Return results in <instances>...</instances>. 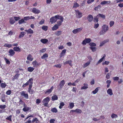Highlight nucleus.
<instances>
[{"label": "nucleus", "instance_id": "f257e3e1", "mask_svg": "<svg viewBox=\"0 0 123 123\" xmlns=\"http://www.w3.org/2000/svg\"><path fill=\"white\" fill-rule=\"evenodd\" d=\"M33 79L32 78H31L25 84L23 85V87H25L26 86L28 85H29L28 89V92L29 93H30L31 92V88L33 83Z\"/></svg>", "mask_w": 123, "mask_h": 123}, {"label": "nucleus", "instance_id": "f03ea898", "mask_svg": "<svg viewBox=\"0 0 123 123\" xmlns=\"http://www.w3.org/2000/svg\"><path fill=\"white\" fill-rule=\"evenodd\" d=\"M102 30L99 32L100 35L104 34L109 29L108 26L105 25H104L102 26Z\"/></svg>", "mask_w": 123, "mask_h": 123}, {"label": "nucleus", "instance_id": "7ed1b4c3", "mask_svg": "<svg viewBox=\"0 0 123 123\" xmlns=\"http://www.w3.org/2000/svg\"><path fill=\"white\" fill-rule=\"evenodd\" d=\"M49 100V98L48 97L43 100L42 101V103L44 104V106H47L48 104Z\"/></svg>", "mask_w": 123, "mask_h": 123}, {"label": "nucleus", "instance_id": "20e7f679", "mask_svg": "<svg viewBox=\"0 0 123 123\" xmlns=\"http://www.w3.org/2000/svg\"><path fill=\"white\" fill-rule=\"evenodd\" d=\"M65 83V82L64 80H62L60 83V84L58 86V89L60 90L64 86Z\"/></svg>", "mask_w": 123, "mask_h": 123}, {"label": "nucleus", "instance_id": "39448f33", "mask_svg": "<svg viewBox=\"0 0 123 123\" xmlns=\"http://www.w3.org/2000/svg\"><path fill=\"white\" fill-rule=\"evenodd\" d=\"M91 41V40L90 38H85L83 41L82 44L83 45H85L86 43H89Z\"/></svg>", "mask_w": 123, "mask_h": 123}, {"label": "nucleus", "instance_id": "423d86ee", "mask_svg": "<svg viewBox=\"0 0 123 123\" xmlns=\"http://www.w3.org/2000/svg\"><path fill=\"white\" fill-rule=\"evenodd\" d=\"M83 29V28L80 27L75 29L73 31V32L74 34H76L78 33L79 32L81 31Z\"/></svg>", "mask_w": 123, "mask_h": 123}, {"label": "nucleus", "instance_id": "0eeeda50", "mask_svg": "<svg viewBox=\"0 0 123 123\" xmlns=\"http://www.w3.org/2000/svg\"><path fill=\"white\" fill-rule=\"evenodd\" d=\"M21 96H23L27 99L28 98V95L27 93H25V92L24 91H22L20 93Z\"/></svg>", "mask_w": 123, "mask_h": 123}, {"label": "nucleus", "instance_id": "6e6552de", "mask_svg": "<svg viewBox=\"0 0 123 123\" xmlns=\"http://www.w3.org/2000/svg\"><path fill=\"white\" fill-rule=\"evenodd\" d=\"M82 13L80 12L79 10L76 11V15L78 18H80L82 16Z\"/></svg>", "mask_w": 123, "mask_h": 123}, {"label": "nucleus", "instance_id": "1a4fd4ad", "mask_svg": "<svg viewBox=\"0 0 123 123\" xmlns=\"http://www.w3.org/2000/svg\"><path fill=\"white\" fill-rule=\"evenodd\" d=\"M50 20L51 24L55 23L57 20L55 16L51 18H50Z\"/></svg>", "mask_w": 123, "mask_h": 123}, {"label": "nucleus", "instance_id": "9d476101", "mask_svg": "<svg viewBox=\"0 0 123 123\" xmlns=\"http://www.w3.org/2000/svg\"><path fill=\"white\" fill-rule=\"evenodd\" d=\"M32 12L34 13L38 14L40 12V11L39 10L37 9L36 8H33L32 10Z\"/></svg>", "mask_w": 123, "mask_h": 123}, {"label": "nucleus", "instance_id": "9b49d317", "mask_svg": "<svg viewBox=\"0 0 123 123\" xmlns=\"http://www.w3.org/2000/svg\"><path fill=\"white\" fill-rule=\"evenodd\" d=\"M55 16L57 20V19H58L60 20L62 22L63 21L64 18L62 16H60L58 15H56Z\"/></svg>", "mask_w": 123, "mask_h": 123}, {"label": "nucleus", "instance_id": "f8f14e48", "mask_svg": "<svg viewBox=\"0 0 123 123\" xmlns=\"http://www.w3.org/2000/svg\"><path fill=\"white\" fill-rule=\"evenodd\" d=\"M87 19L88 21L91 22L93 19V17L92 15L90 14L87 17Z\"/></svg>", "mask_w": 123, "mask_h": 123}, {"label": "nucleus", "instance_id": "ddd939ff", "mask_svg": "<svg viewBox=\"0 0 123 123\" xmlns=\"http://www.w3.org/2000/svg\"><path fill=\"white\" fill-rule=\"evenodd\" d=\"M9 55L10 56H12L15 54V52L14 51V50L10 49L9 51Z\"/></svg>", "mask_w": 123, "mask_h": 123}, {"label": "nucleus", "instance_id": "4468645a", "mask_svg": "<svg viewBox=\"0 0 123 123\" xmlns=\"http://www.w3.org/2000/svg\"><path fill=\"white\" fill-rule=\"evenodd\" d=\"M72 61L70 60L69 61H67L65 62H64L63 64H64L65 65L67 64H69L70 66H72Z\"/></svg>", "mask_w": 123, "mask_h": 123}, {"label": "nucleus", "instance_id": "2eb2a0df", "mask_svg": "<svg viewBox=\"0 0 123 123\" xmlns=\"http://www.w3.org/2000/svg\"><path fill=\"white\" fill-rule=\"evenodd\" d=\"M54 89V87L53 86L51 87L50 89L47 90L45 92V93H49L51 92Z\"/></svg>", "mask_w": 123, "mask_h": 123}, {"label": "nucleus", "instance_id": "dca6fc26", "mask_svg": "<svg viewBox=\"0 0 123 123\" xmlns=\"http://www.w3.org/2000/svg\"><path fill=\"white\" fill-rule=\"evenodd\" d=\"M25 31L27 32L28 34H33L34 33L33 31L31 28L28 30H25Z\"/></svg>", "mask_w": 123, "mask_h": 123}, {"label": "nucleus", "instance_id": "f3484780", "mask_svg": "<svg viewBox=\"0 0 123 123\" xmlns=\"http://www.w3.org/2000/svg\"><path fill=\"white\" fill-rule=\"evenodd\" d=\"M109 40L108 39L105 40L100 43V46H101L105 44L107 42L109 41Z\"/></svg>", "mask_w": 123, "mask_h": 123}, {"label": "nucleus", "instance_id": "a211bd4d", "mask_svg": "<svg viewBox=\"0 0 123 123\" xmlns=\"http://www.w3.org/2000/svg\"><path fill=\"white\" fill-rule=\"evenodd\" d=\"M91 62V61L89 60L87 62L85 63L83 66V68H85L88 66L90 64Z\"/></svg>", "mask_w": 123, "mask_h": 123}, {"label": "nucleus", "instance_id": "6ab92c4d", "mask_svg": "<svg viewBox=\"0 0 123 123\" xmlns=\"http://www.w3.org/2000/svg\"><path fill=\"white\" fill-rule=\"evenodd\" d=\"M9 19L10 23L12 25L14 23L15 21L12 17L10 18Z\"/></svg>", "mask_w": 123, "mask_h": 123}, {"label": "nucleus", "instance_id": "aec40b11", "mask_svg": "<svg viewBox=\"0 0 123 123\" xmlns=\"http://www.w3.org/2000/svg\"><path fill=\"white\" fill-rule=\"evenodd\" d=\"M84 86L82 87L81 88V89H85L88 88V85L87 84L84 83Z\"/></svg>", "mask_w": 123, "mask_h": 123}, {"label": "nucleus", "instance_id": "412c9836", "mask_svg": "<svg viewBox=\"0 0 123 123\" xmlns=\"http://www.w3.org/2000/svg\"><path fill=\"white\" fill-rule=\"evenodd\" d=\"M40 41L44 44H45L48 41V40L47 39H42L40 40Z\"/></svg>", "mask_w": 123, "mask_h": 123}, {"label": "nucleus", "instance_id": "4be33fe9", "mask_svg": "<svg viewBox=\"0 0 123 123\" xmlns=\"http://www.w3.org/2000/svg\"><path fill=\"white\" fill-rule=\"evenodd\" d=\"M13 49L15 51L19 52L21 51L19 47L16 46L14 47L13 48Z\"/></svg>", "mask_w": 123, "mask_h": 123}, {"label": "nucleus", "instance_id": "5701e85b", "mask_svg": "<svg viewBox=\"0 0 123 123\" xmlns=\"http://www.w3.org/2000/svg\"><path fill=\"white\" fill-rule=\"evenodd\" d=\"M107 93L111 96L113 94L112 90L111 89H109L107 91Z\"/></svg>", "mask_w": 123, "mask_h": 123}, {"label": "nucleus", "instance_id": "b1692460", "mask_svg": "<svg viewBox=\"0 0 123 123\" xmlns=\"http://www.w3.org/2000/svg\"><path fill=\"white\" fill-rule=\"evenodd\" d=\"M110 2V1H107L104 0L101 2L100 4L102 5H104L106 4H109Z\"/></svg>", "mask_w": 123, "mask_h": 123}, {"label": "nucleus", "instance_id": "393cba45", "mask_svg": "<svg viewBox=\"0 0 123 123\" xmlns=\"http://www.w3.org/2000/svg\"><path fill=\"white\" fill-rule=\"evenodd\" d=\"M58 99V97L56 95H55L52 96V101H54L57 100Z\"/></svg>", "mask_w": 123, "mask_h": 123}, {"label": "nucleus", "instance_id": "a878e982", "mask_svg": "<svg viewBox=\"0 0 123 123\" xmlns=\"http://www.w3.org/2000/svg\"><path fill=\"white\" fill-rule=\"evenodd\" d=\"M33 58H32V56L31 54H29L27 56V60L32 61L33 60Z\"/></svg>", "mask_w": 123, "mask_h": 123}, {"label": "nucleus", "instance_id": "bb28decb", "mask_svg": "<svg viewBox=\"0 0 123 123\" xmlns=\"http://www.w3.org/2000/svg\"><path fill=\"white\" fill-rule=\"evenodd\" d=\"M6 85L5 83H2L0 84V86L2 88H4L6 86Z\"/></svg>", "mask_w": 123, "mask_h": 123}, {"label": "nucleus", "instance_id": "cd10ccee", "mask_svg": "<svg viewBox=\"0 0 123 123\" xmlns=\"http://www.w3.org/2000/svg\"><path fill=\"white\" fill-rule=\"evenodd\" d=\"M101 8V6L100 5H98L97 6L95 7L94 10L96 11H98V9H100Z\"/></svg>", "mask_w": 123, "mask_h": 123}, {"label": "nucleus", "instance_id": "c85d7f7f", "mask_svg": "<svg viewBox=\"0 0 123 123\" xmlns=\"http://www.w3.org/2000/svg\"><path fill=\"white\" fill-rule=\"evenodd\" d=\"M59 27L58 25L57 24L55 25L52 28V30H56Z\"/></svg>", "mask_w": 123, "mask_h": 123}, {"label": "nucleus", "instance_id": "c756f323", "mask_svg": "<svg viewBox=\"0 0 123 123\" xmlns=\"http://www.w3.org/2000/svg\"><path fill=\"white\" fill-rule=\"evenodd\" d=\"M32 64L34 67H36L39 65L38 63L37 62V61H35L32 62Z\"/></svg>", "mask_w": 123, "mask_h": 123}, {"label": "nucleus", "instance_id": "7c9ffc66", "mask_svg": "<svg viewBox=\"0 0 123 123\" xmlns=\"http://www.w3.org/2000/svg\"><path fill=\"white\" fill-rule=\"evenodd\" d=\"M98 16V17L99 18V17H100L102 18L103 19H104L105 18V15L102 14H98L97 15Z\"/></svg>", "mask_w": 123, "mask_h": 123}, {"label": "nucleus", "instance_id": "2f4dec72", "mask_svg": "<svg viewBox=\"0 0 123 123\" xmlns=\"http://www.w3.org/2000/svg\"><path fill=\"white\" fill-rule=\"evenodd\" d=\"M4 46L5 47L10 48L12 47V45L11 44L8 43H6L4 45Z\"/></svg>", "mask_w": 123, "mask_h": 123}, {"label": "nucleus", "instance_id": "473e14b6", "mask_svg": "<svg viewBox=\"0 0 123 123\" xmlns=\"http://www.w3.org/2000/svg\"><path fill=\"white\" fill-rule=\"evenodd\" d=\"M62 31H58L56 32L55 33V34L57 36H60L62 33Z\"/></svg>", "mask_w": 123, "mask_h": 123}, {"label": "nucleus", "instance_id": "72a5a7b5", "mask_svg": "<svg viewBox=\"0 0 123 123\" xmlns=\"http://www.w3.org/2000/svg\"><path fill=\"white\" fill-rule=\"evenodd\" d=\"M97 15L94 18V21L95 22H97L98 21V19L99 17Z\"/></svg>", "mask_w": 123, "mask_h": 123}, {"label": "nucleus", "instance_id": "f704fd0d", "mask_svg": "<svg viewBox=\"0 0 123 123\" xmlns=\"http://www.w3.org/2000/svg\"><path fill=\"white\" fill-rule=\"evenodd\" d=\"M51 111L54 113H56L57 112V110L55 108H53L51 109Z\"/></svg>", "mask_w": 123, "mask_h": 123}, {"label": "nucleus", "instance_id": "c9c22d12", "mask_svg": "<svg viewBox=\"0 0 123 123\" xmlns=\"http://www.w3.org/2000/svg\"><path fill=\"white\" fill-rule=\"evenodd\" d=\"M48 57V55L47 54H45L43 55V56H41V58L42 59H45L46 58H47Z\"/></svg>", "mask_w": 123, "mask_h": 123}, {"label": "nucleus", "instance_id": "e433bc0d", "mask_svg": "<svg viewBox=\"0 0 123 123\" xmlns=\"http://www.w3.org/2000/svg\"><path fill=\"white\" fill-rule=\"evenodd\" d=\"M65 105V104L63 102H61L60 104V106H59V108L61 109L62 107L64 106Z\"/></svg>", "mask_w": 123, "mask_h": 123}, {"label": "nucleus", "instance_id": "4c0bfd02", "mask_svg": "<svg viewBox=\"0 0 123 123\" xmlns=\"http://www.w3.org/2000/svg\"><path fill=\"white\" fill-rule=\"evenodd\" d=\"M34 69V68L31 67H29L28 68V71L30 72H32Z\"/></svg>", "mask_w": 123, "mask_h": 123}, {"label": "nucleus", "instance_id": "58836bf2", "mask_svg": "<svg viewBox=\"0 0 123 123\" xmlns=\"http://www.w3.org/2000/svg\"><path fill=\"white\" fill-rule=\"evenodd\" d=\"M25 32H21L19 36V38H21L23 37L25 35Z\"/></svg>", "mask_w": 123, "mask_h": 123}, {"label": "nucleus", "instance_id": "ea45409f", "mask_svg": "<svg viewBox=\"0 0 123 123\" xmlns=\"http://www.w3.org/2000/svg\"><path fill=\"white\" fill-rule=\"evenodd\" d=\"M35 121H36L37 123H38L39 122L38 119L37 118H35L33 119V120L32 121V122L34 123Z\"/></svg>", "mask_w": 123, "mask_h": 123}, {"label": "nucleus", "instance_id": "a19ab883", "mask_svg": "<svg viewBox=\"0 0 123 123\" xmlns=\"http://www.w3.org/2000/svg\"><path fill=\"white\" fill-rule=\"evenodd\" d=\"M19 74H16L14 76V78H13L12 80H14L17 79V78L19 77Z\"/></svg>", "mask_w": 123, "mask_h": 123}, {"label": "nucleus", "instance_id": "79ce46f5", "mask_svg": "<svg viewBox=\"0 0 123 123\" xmlns=\"http://www.w3.org/2000/svg\"><path fill=\"white\" fill-rule=\"evenodd\" d=\"M98 87H97L96 88L95 90L93 91L92 92V93L94 94H96L98 92Z\"/></svg>", "mask_w": 123, "mask_h": 123}, {"label": "nucleus", "instance_id": "37998d69", "mask_svg": "<svg viewBox=\"0 0 123 123\" xmlns=\"http://www.w3.org/2000/svg\"><path fill=\"white\" fill-rule=\"evenodd\" d=\"M23 110L24 111H26L29 110V109L28 107H25L23 109Z\"/></svg>", "mask_w": 123, "mask_h": 123}, {"label": "nucleus", "instance_id": "c03bdc74", "mask_svg": "<svg viewBox=\"0 0 123 123\" xmlns=\"http://www.w3.org/2000/svg\"><path fill=\"white\" fill-rule=\"evenodd\" d=\"M25 23L24 20L23 19H22L21 20H19L18 21V23L19 24H21Z\"/></svg>", "mask_w": 123, "mask_h": 123}, {"label": "nucleus", "instance_id": "a18cd8bd", "mask_svg": "<svg viewBox=\"0 0 123 123\" xmlns=\"http://www.w3.org/2000/svg\"><path fill=\"white\" fill-rule=\"evenodd\" d=\"M76 112L77 113H80L82 112V111L80 109H76L75 110Z\"/></svg>", "mask_w": 123, "mask_h": 123}, {"label": "nucleus", "instance_id": "49530a36", "mask_svg": "<svg viewBox=\"0 0 123 123\" xmlns=\"http://www.w3.org/2000/svg\"><path fill=\"white\" fill-rule=\"evenodd\" d=\"M42 29L45 31H46L48 29V27L46 26H43L42 27Z\"/></svg>", "mask_w": 123, "mask_h": 123}, {"label": "nucleus", "instance_id": "de8ad7c7", "mask_svg": "<svg viewBox=\"0 0 123 123\" xmlns=\"http://www.w3.org/2000/svg\"><path fill=\"white\" fill-rule=\"evenodd\" d=\"M69 106L70 109L73 108L74 106V104L73 103H70L69 104Z\"/></svg>", "mask_w": 123, "mask_h": 123}, {"label": "nucleus", "instance_id": "09e8293b", "mask_svg": "<svg viewBox=\"0 0 123 123\" xmlns=\"http://www.w3.org/2000/svg\"><path fill=\"white\" fill-rule=\"evenodd\" d=\"M111 117L112 118H115L116 117H117V115L115 114H112L111 115Z\"/></svg>", "mask_w": 123, "mask_h": 123}, {"label": "nucleus", "instance_id": "8fccbe9b", "mask_svg": "<svg viewBox=\"0 0 123 123\" xmlns=\"http://www.w3.org/2000/svg\"><path fill=\"white\" fill-rule=\"evenodd\" d=\"M89 45L91 46H96V44L93 43H89Z\"/></svg>", "mask_w": 123, "mask_h": 123}, {"label": "nucleus", "instance_id": "3c124183", "mask_svg": "<svg viewBox=\"0 0 123 123\" xmlns=\"http://www.w3.org/2000/svg\"><path fill=\"white\" fill-rule=\"evenodd\" d=\"M12 116L11 115L9 116L8 117H7V118H6V119L8 120H9L10 121H12Z\"/></svg>", "mask_w": 123, "mask_h": 123}, {"label": "nucleus", "instance_id": "603ef678", "mask_svg": "<svg viewBox=\"0 0 123 123\" xmlns=\"http://www.w3.org/2000/svg\"><path fill=\"white\" fill-rule=\"evenodd\" d=\"M4 60H5V61L6 62V63L8 64H10V62L5 57L4 58Z\"/></svg>", "mask_w": 123, "mask_h": 123}, {"label": "nucleus", "instance_id": "864d4df0", "mask_svg": "<svg viewBox=\"0 0 123 123\" xmlns=\"http://www.w3.org/2000/svg\"><path fill=\"white\" fill-rule=\"evenodd\" d=\"M6 107V106L5 105H0V109H4Z\"/></svg>", "mask_w": 123, "mask_h": 123}, {"label": "nucleus", "instance_id": "5fc2aeb1", "mask_svg": "<svg viewBox=\"0 0 123 123\" xmlns=\"http://www.w3.org/2000/svg\"><path fill=\"white\" fill-rule=\"evenodd\" d=\"M62 22L61 21H58L57 22V24L58 26H60L62 25Z\"/></svg>", "mask_w": 123, "mask_h": 123}, {"label": "nucleus", "instance_id": "6e6d98bb", "mask_svg": "<svg viewBox=\"0 0 123 123\" xmlns=\"http://www.w3.org/2000/svg\"><path fill=\"white\" fill-rule=\"evenodd\" d=\"M79 6V5L77 3H75L74 4L73 7H77Z\"/></svg>", "mask_w": 123, "mask_h": 123}, {"label": "nucleus", "instance_id": "4d7b16f0", "mask_svg": "<svg viewBox=\"0 0 123 123\" xmlns=\"http://www.w3.org/2000/svg\"><path fill=\"white\" fill-rule=\"evenodd\" d=\"M94 0H88L87 2L88 4H89L94 2Z\"/></svg>", "mask_w": 123, "mask_h": 123}, {"label": "nucleus", "instance_id": "13d9d810", "mask_svg": "<svg viewBox=\"0 0 123 123\" xmlns=\"http://www.w3.org/2000/svg\"><path fill=\"white\" fill-rule=\"evenodd\" d=\"M111 75V74L109 73H108L106 76V78L107 79H109L110 78V76Z\"/></svg>", "mask_w": 123, "mask_h": 123}, {"label": "nucleus", "instance_id": "bf43d9fd", "mask_svg": "<svg viewBox=\"0 0 123 123\" xmlns=\"http://www.w3.org/2000/svg\"><path fill=\"white\" fill-rule=\"evenodd\" d=\"M11 93V91L10 90H9L6 92V94L7 95H10Z\"/></svg>", "mask_w": 123, "mask_h": 123}, {"label": "nucleus", "instance_id": "052dcab7", "mask_svg": "<svg viewBox=\"0 0 123 123\" xmlns=\"http://www.w3.org/2000/svg\"><path fill=\"white\" fill-rule=\"evenodd\" d=\"M54 66L56 67L57 68H60L61 67V65L60 64H59L57 65H54Z\"/></svg>", "mask_w": 123, "mask_h": 123}, {"label": "nucleus", "instance_id": "680f3d73", "mask_svg": "<svg viewBox=\"0 0 123 123\" xmlns=\"http://www.w3.org/2000/svg\"><path fill=\"white\" fill-rule=\"evenodd\" d=\"M90 49H91L93 52H94L96 50V48L95 47H90Z\"/></svg>", "mask_w": 123, "mask_h": 123}, {"label": "nucleus", "instance_id": "e2e57ef3", "mask_svg": "<svg viewBox=\"0 0 123 123\" xmlns=\"http://www.w3.org/2000/svg\"><path fill=\"white\" fill-rule=\"evenodd\" d=\"M99 24L98 23L95 24L94 26V28L95 29L97 28L99 26Z\"/></svg>", "mask_w": 123, "mask_h": 123}, {"label": "nucleus", "instance_id": "0e129e2a", "mask_svg": "<svg viewBox=\"0 0 123 123\" xmlns=\"http://www.w3.org/2000/svg\"><path fill=\"white\" fill-rule=\"evenodd\" d=\"M14 18L15 20L16 21H17L20 18L19 17H17L15 16L14 17Z\"/></svg>", "mask_w": 123, "mask_h": 123}, {"label": "nucleus", "instance_id": "69168bd1", "mask_svg": "<svg viewBox=\"0 0 123 123\" xmlns=\"http://www.w3.org/2000/svg\"><path fill=\"white\" fill-rule=\"evenodd\" d=\"M114 24V22L113 21H111L110 23V26L111 27Z\"/></svg>", "mask_w": 123, "mask_h": 123}, {"label": "nucleus", "instance_id": "338daca9", "mask_svg": "<svg viewBox=\"0 0 123 123\" xmlns=\"http://www.w3.org/2000/svg\"><path fill=\"white\" fill-rule=\"evenodd\" d=\"M110 63V62L108 61H105V62L103 63V65H104V64H106L107 65H108L109 63Z\"/></svg>", "mask_w": 123, "mask_h": 123}, {"label": "nucleus", "instance_id": "774afa93", "mask_svg": "<svg viewBox=\"0 0 123 123\" xmlns=\"http://www.w3.org/2000/svg\"><path fill=\"white\" fill-rule=\"evenodd\" d=\"M24 20H27L30 19V17L29 16L25 17L24 18Z\"/></svg>", "mask_w": 123, "mask_h": 123}]
</instances>
